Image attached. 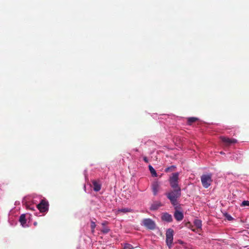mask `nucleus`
Wrapping results in <instances>:
<instances>
[{"label": "nucleus", "mask_w": 249, "mask_h": 249, "mask_svg": "<svg viewBox=\"0 0 249 249\" xmlns=\"http://www.w3.org/2000/svg\"><path fill=\"white\" fill-rule=\"evenodd\" d=\"M166 195L171 204L174 206H176L178 204L177 200L181 196V188L173 189V190L167 193Z\"/></svg>", "instance_id": "f257e3e1"}, {"label": "nucleus", "mask_w": 249, "mask_h": 249, "mask_svg": "<svg viewBox=\"0 0 249 249\" xmlns=\"http://www.w3.org/2000/svg\"><path fill=\"white\" fill-rule=\"evenodd\" d=\"M178 177L179 173L176 172L173 173L172 176L169 178V183L171 187L173 189H178V188H180L178 185Z\"/></svg>", "instance_id": "f03ea898"}, {"label": "nucleus", "mask_w": 249, "mask_h": 249, "mask_svg": "<svg viewBox=\"0 0 249 249\" xmlns=\"http://www.w3.org/2000/svg\"><path fill=\"white\" fill-rule=\"evenodd\" d=\"M211 174L202 175L201 177V181L202 186L205 188H208L213 182Z\"/></svg>", "instance_id": "7ed1b4c3"}, {"label": "nucleus", "mask_w": 249, "mask_h": 249, "mask_svg": "<svg viewBox=\"0 0 249 249\" xmlns=\"http://www.w3.org/2000/svg\"><path fill=\"white\" fill-rule=\"evenodd\" d=\"M173 233L174 231L172 229H168L166 232V243L169 249L172 247Z\"/></svg>", "instance_id": "20e7f679"}, {"label": "nucleus", "mask_w": 249, "mask_h": 249, "mask_svg": "<svg viewBox=\"0 0 249 249\" xmlns=\"http://www.w3.org/2000/svg\"><path fill=\"white\" fill-rule=\"evenodd\" d=\"M142 225L151 230H154L156 228L155 222L150 218L144 219L142 221Z\"/></svg>", "instance_id": "39448f33"}, {"label": "nucleus", "mask_w": 249, "mask_h": 249, "mask_svg": "<svg viewBox=\"0 0 249 249\" xmlns=\"http://www.w3.org/2000/svg\"><path fill=\"white\" fill-rule=\"evenodd\" d=\"M37 208L41 213H44L48 210V202L45 200L42 199L40 202L37 205Z\"/></svg>", "instance_id": "423d86ee"}, {"label": "nucleus", "mask_w": 249, "mask_h": 249, "mask_svg": "<svg viewBox=\"0 0 249 249\" xmlns=\"http://www.w3.org/2000/svg\"><path fill=\"white\" fill-rule=\"evenodd\" d=\"M220 139L226 146H229L232 143H235L237 142V140L236 139H230L229 138L225 137H221Z\"/></svg>", "instance_id": "0eeeda50"}, {"label": "nucleus", "mask_w": 249, "mask_h": 249, "mask_svg": "<svg viewBox=\"0 0 249 249\" xmlns=\"http://www.w3.org/2000/svg\"><path fill=\"white\" fill-rule=\"evenodd\" d=\"M160 189V184L158 181L154 182L152 184V190L154 196H156Z\"/></svg>", "instance_id": "6e6552de"}, {"label": "nucleus", "mask_w": 249, "mask_h": 249, "mask_svg": "<svg viewBox=\"0 0 249 249\" xmlns=\"http://www.w3.org/2000/svg\"><path fill=\"white\" fill-rule=\"evenodd\" d=\"M161 218L162 221L167 222H171L173 220L172 215L167 213H163Z\"/></svg>", "instance_id": "1a4fd4ad"}, {"label": "nucleus", "mask_w": 249, "mask_h": 249, "mask_svg": "<svg viewBox=\"0 0 249 249\" xmlns=\"http://www.w3.org/2000/svg\"><path fill=\"white\" fill-rule=\"evenodd\" d=\"M91 182L93 184V190L94 191L98 192L101 190V184L100 183L99 181L96 180H93L91 181Z\"/></svg>", "instance_id": "9d476101"}, {"label": "nucleus", "mask_w": 249, "mask_h": 249, "mask_svg": "<svg viewBox=\"0 0 249 249\" xmlns=\"http://www.w3.org/2000/svg\"><path fill=\"white\" fill-rule=\"evenodd\" d=\"M174 217L177 221H181L183 218V213L177 210L174 213Z\"/></svg>", "instance_id": "9b49d317"}, {"label": "nucleus", "mask_w": 249, "mask_h": 249, "mask_svg": "<svg viewBox=\"0 0 249 249\" xmlns=\"http://www.w3.org/2000/svg\"><path fill=\"white\" fill-rule=\"evenodd\" d=\"M162 205L160 202L156 201L154 202L150 208V210L155 211L158 210Z\"/></svg>", "instance_id": "f8f14e48"}, {"label": "nucleus", "mask_w": 249, "mask_h": 249, "mask_svg": "<svg viewBox=\"0 0 249 249\" xmlns=\"http://www.w3.org/2000/svg\"><path fill=\"white\" fill-rule=\"evenodd\" d=\"M19 221L23 227H26L27 226L26 225V219L25 214H22L20 216Z\"/></svg>", "instance_id": "ddd939ff"}, {"label": "nucleus", "mask_w": 249, "mask_h": 249, "mask_svg": "<svg viewBox=\"0 0 249 249\" xmlns=\"http://www.w3.org/2000/svg\"><path fill=\"white\" fill-rule=\"evenodd\" d=\"M194 224L198 229H201L202 227V221L199 219H195L194 221Z\"/></svg>", "instance_id": "4468645a"}, {"label": "nucleus", "mask_w": 249, "mask_h": 249, "mask_svg": "<svg viewBox=\"0 0 249 249\" xmlns=\"http://www.w3.org/2000/svg\"><path fill=\"white\" fill-rule=\"evenodd\" d=\"M148 168L152 176L156 177L157 176V174L153 167L151 165H149Z\"/></svg>", "instance_id": "2eb2a0df"}, {"label": "nucleus", "mask_w": 249, "mask_h": 249, "mask_svg": "<svg viewBox=\"0 0 249 249\" xmlns=\"http://www.w3.org/2000/svg\"><path fill=\"white\" fill-rule=\"evenodd\" d=\"M132 211H133V210L132 209H131L130 208H122V209L118 210L119 212L123 213L132 212Z\"/></svg>", "instance_id": "dca6fc26"}, {"label": "nucleus", "mask_w": 249, "mask_h": 249, "mask_svg": "<svg viewBox=\"0 0 249 249\" xmlns=\"http://www.w3.org/2000/svg\"><path fill=\"white\" fill-rule=\"evenodd\" d=\"M198 120V119L197 118H196V117H190V118H188V124H189V125H191L193 123L196 122L197 120Z\"/></svg>", "instance_id": "f3484780"}, {"label": "nucleus", "mask_w": 249, "mask_h": 249, "mask_svg": "<svg viewBox=\"0 0 249 249\" xmlns=\"http://www.w3.org/2000/svg\"><path fill=\"white\" fill-rule=\"evenodd\" d=\"M176 167L175 165H172L166 168L165 169V172L166 173L171 172L175 170Z\"/></svg>", "instance_id": "a211bd4d"}, {"label": "nucleus", "mask_w": 249, "mask_h": 249, "mask_svg": "<svg viewBox=\"0 0 249 249\" xmlns=\"http://www.w3.org/2000/svg\"><path fill=\"white\" fill-rule=\"evenodd\" d=\"M134 247L132 246V245L126 243L124 245V247L123 249H133Z\"/></svg>", "instance_id": "6ab92c4d"}, {"label": "nucleus", "mask_w": 249, "mask_h": 249, "mask_svg": "<svg viewBox=\"0 0 249 249\" xmlns=\"http://www.w3.org/2000/svg\"><path fill=\"white\" fill-rule=\"evenodd\" d=\"M96 224H95V222H93V221H91V225H90V227H91V232L92 233H94V229L96 227Z\"/></svg>", "instance_id": "aec40b11"}, {"label": "nucleus", "mask_w": 249, "mask_h": 249, "mask_svg": "<svg viewBox=\"0 0 249 249\" xmlns=\"http://www.w3.org/2000/svg\"><path fill=\"white\" fill-rule=\"evenodd\" d=\"M241 207L249 206V201L244 200L241 204Z\"/></svg>", "instance_id": "412c9836"}, {"label": "nucleus", "mask_w": 249, "mask_h": 249, "mask_svg": "<svg viewBox=\"0 0 249 249\" xmlns=\"http://www.w3.org/2000/svg\"><path fill=\"white\" fill-rule=\"evenodd\" d=\"M225 216L229 221H231L233 219L232 216L228 213H226Z\"/></svg>", "instance_id": "4be33fe9"}, {"label": "nucleus", "mask_w": 249, "mask_h": 249, "mask_svg": "<svg viewBox=\"0 0 249 249\" xmlns=\"http://www.w3.org/2000/svg\"><path fill=\"white\" fill-rule=\"evenodd\" d=\"M109 230H110L108 228L105 227L103 229V230H102V232H103L104 233H107L109 231Z\"/></svg>", "instance_id": "5701e85b"}, {"label": "nucleus", "mask_w": 249, "mask_h": 249, "mask_svg": "<svg viewBox=\"0 0 249 249\" xmlns=\"http://www.w3.org/2000/svg\"><path fill=\"white\" fill-rule=\"evenodd\" d=\"M143 160L146 162V163H148V158L146 157H144L143 158Z\"/></svg>", "instance_id": "b1692460"}, {"label": "nucleus", "mask_w": 249, "mask_h": 249, "mask_svg": "<svg viewBox=\"0 0 249 249\" xmlns=\"http://www.w3.org/2000/svg\"><path fill=\"white\" fill-rule=\"evenodd\" d=\"M27 208L29 209H30L31 210H34V208L32 207H31V206H28Z\"/></svg>", "instance_id": "393cba45"}, {"label": "nucleus", "mask_w": 249, "mask_h": 249, "mask_svg": "<svg viewBox=\"0 0 249 249\" xmlns=\"http://www.w3.org/2000/svg\"><path fill=\"white\" fill-rule=\"evenodd\" d=\"M107 223V222L105 221V222L102 223V225H105Z\"/></svg>", "instance_id": "a878e982"}, {"label": "nucleus", "mask_w": 249, "mask_h": 249, "mask_svg": "<svg viewBox=\"0 0 249 249\" xmlns=\"http://www.w3.org/2000/svg\"><path fill=\"white\" fill-rule=\"evenodd\" d=\"M34 225L35 226H36V225H37V222H35L34 223Z\"/></svg>", "instance_id": "bb28decb"}, {"label": "nucleus", "mask_w": 249, "mask_h": 249, "mask_svg": "<svg viewBox=\"0 0 249 249\" xmlns=\"http://www.w3.org/2000/svg\"><path fill=\"white\" fill-rule=\"evenodd\" d=\"M220 154H224V153H223L222 152H220Z\"/></svg>", "instance_id": "cd10ccee"}]
</instances>
